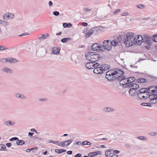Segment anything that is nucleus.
Masks as SVG:
<instances>
[{
    "label": "nucleus",
    "mask_w": 157,
    "mask_h": 157,
    "mask_svg": "<svg viewBox=\"0 0 157 157\" xmlns=\"http://www.w3.org/2000/svg\"><path fill=\"white\" fill-rule=\"evenodd\" d=\"M133 90H132V89H130L129 90V95L132 96L136 95L137 93L138 92H136V91H135L134 92Z\"/></svg>",
    "instance_id": "obj_22"
},
{
    "label": "nucleus",
    "mask_w": 157,
    "mask_h": 157,
    "mask_svg": "<svg viewBox=\"0 0 157 157\" xmlns=\"http://www.w3.org/2000/svg\"><path fill=\"white\" fill-rule=\"evenodd\" d=\"M117 73V71H115L114 73H113V74L106 75V78L108 80L110 81L116 80L117 78L116 76L117 75L116 74Z\"/></svg>",
    "instance_id": "obj_7"
},
{
    "label": "nucleus",
    "mask_w": 157,
    "mask_h": 157,
    "mask_svg": "<svg viewBox=\"0 0 157 157\" xmlns=\"http://www.w3.org/2000/svg\"><path fill=\"white\" fill-rule=\"evenodd\" d=\"M155 89H157V86H150L147 88V91L149 94L151 93V92L154 93L157 90H156Z\"/></svg>",
    "instance_id": "obj_12"
},
{
    "label": "nucleus",
    "mask_w": 157,
    "mask_h": 157,
    "mask_svg": "<svg viewBox=\"0 0 157 157\" xmlns=\"http://www.w3.org/2000/svg\"><path fill=\"white\" fill-rule=\"evenodd\" d=\"M0 61L2 63H7V58H3L0 59Z\"/></svg>",
    "instance_id": "obj_44"
},
{
    "label": "nucleus",
    "mask_w": 157,
    "mask_h": 157,
    "mask_svg": "<svg viewBox=\"0 0 157 157\" xmlns=\"http://www.w3.org/2000/svg\"><path fill=\"white\" fill-rule=\"evenodd\" d=\"M132 38L131 40L132 41V44H138L139 45L142 44V41H143V37L141 35H137L134 37V33H133Z\"/></svg>",
    "instance_id": "obj_5"
},
{
    "label": "nucleus",
    "mask_w": 157,
    "mask_h": 157,
    "mask_svg": "<svg viewBox=\"0 0 157 157\" xmlns=\"http://www.w3.org/2000/svg\"><path fill=\"white\" fill-rule=\"evenodd\" d=\"M123 77H124V83L125 84H124V86H125V87L126 88V84L127 83H129V79H128V78H126V76H123Z\"/></svg>",
    "instance_id": "obj_35"
},
{
    "label": "nucleus",
    "mask_w": 157,
    "mask_h": 157,
    "mask_svg": "<svg viewBox=\"0 0 157 157\" xmlns=\"http://www.w3.org/2000/svg\"><path fill=\"white\" fill-rule=\"evenodd\" d=\"M124 77H123V76H118L116 78V80H117L118 81H120V84L123 86H124L125 84L124 82Z\"/></svg>",
    "instance_id": "obj_14"
},
{
    "label": "nucleus",
    "mask_w": 157,
    "mask_h": 157,
    "mask_svg": "<svg viewBox=\"0 0 157 157\" xmlns=\"http://www.w3.org/2000/svg\"><path fill=\"white\" fill-rule=\"evenodd\" d=\"M1 70L2 71L7 74H11L13 73L12 70L6 67H3L1 69Z\"/></svg>",
    "instance_id": "obj_11"
},
{
    "label": "nucleus",
    "mask_w": 157,
    "mask_h": 157,
    "mask_svg": "<svg viewBox=\"0 0 157 157\" xmlns=\"http://www.w3.org/2000/svg\"><path fill=\"white\" fill-rule=\"evenodd\" d=\"M15 96L17 98L21 99H25L26 98V96L23 94H21L19 93H16L15 94Z\"/></svg>",
    "instance_id": "obj_18"
},
{
    "label": "nucleus",
    "mask_w": 157,
    "mask_h": 157,
    "mask_svg": "<svg viewBox=\"0 0 157 157\" xmlns=\"http://www.w3.org/2000/svg\"><path fill=\"white\" fill-rule=\"evenodd\" d=\"M15 123L14 121H12L9 120L4 122L3 123V124L5 126H10L13 125Z\"/></svg>",
    "instance_id": "obj_16"
},
{
    "label": "nucleus",
    "mask_w": 157,
    "mask_h": 157,
    "mask_svg": "<svg viewBox=\"0 0 157 157\" xmlns=\"http://www.w3.org/2000/svg\"><path fill=\"white\" fill-rule=\"evenodd\" d=\"M29 34V33H25L22 34H21L20 35H19V36H26V35H27Z\"/></svg>",
    "instance_id": "obj_57"
},
{
    "label": "nucleus",
    "mask_w": 157,
    "mask_h": 157,
    "mask_svg": "<svg viewBox=\"0 0 157 157\" xmlns=\"http://www.w3.org/2000/svg\"><path fill=\"white\" fill-rule=\"evenodd\" d=\"M141 83H144L145 82H146L147 81V80L146 79L143 78H141Z\"/></svg>",
    "instance_id": "obj_63"
},
{
    "label": "nucleus",
    "mask_w": 157,
    "mask_h": 157,
    "mask_svg": "<svg viewBox=\"0 0 157 157\" xmlns=\"http://www.w3.org/2000/svg\"><path fill=\"white\" fill-rule=\"evenodd\" d=\"M37 46L36 45L34 44H32L29 48V49H32L33 50H35L37 48Z\"/></svg>",
    "instance_id": "obj_33"
},
{
    "label": "nucleus",
    "mask_w": 157,
    "mask_h": 157,
    "mask_svg": "<svg viewBox=\"0 0 157 157\" xmlns=\"http://www.w3.org/2000/svg\"><path fill=\"white\" fill-rule=\"evenodd\" d=\"M25 144V142L22 140H18L16 141V144L17 145L21 146Z\"/></svg>",
    "instance_id": "obj_26"
},
{
    "label": "nucleus",
    "mask_w": 157,
    "mask_h": 157,
    "mask_svg": "<svg viewBox=\"0 0 157 157\" xmlns=\"http://www.w3.org/2000/svg\"><path fill=\"white\" fill-rule=\"evenodd\" d=\"M100 44L98 43H94L92 45L91 47V49L94 51H97V48H100L101 47L100 46H99Z\"/></svg>",
    "instance_id": "obj_21"
},
{
    "label": "nucleus",
    "mask_w": 157,
    "mask_h": 157,
    "mask_svg": "<svg viewBox=\"0 0 157 157\" xmlns=\"http://www.w3.org/2000/svg\"><path fill=\"white\" fill-rule=\"evenodd\" d=\"M120 35L118 36L117 40L120 43H124L126 46L129 47L132 45V42L131 40L132 38L133 33H129L128 34Z\"/></svg>",
    "instance_id": "obj_1"
},
{
    "label": "nucleus",
    "mask_w": 157,
    "mask_h": 157,
    "mask_svg": "<svg viewBox=\"0 0 157 157\" xmlns=\"http://www.w3.org/2000/svg\"><path fill=\"white\" fill-rule=\"evenodd\" d=\"M72 141V140H65V142L67 143L66 144V146L69 145Z\"/></svg>",
    "instance_id": "obj_48"
},
{
    "label": "nucleus",
    "mask_w": 157,
    "mask_h": 157,
    "mask_svg": "<svg viewBox=\"0 0 157 157\" xmlns=\"http://www.w3.org/2000/svg\"><path fill=\"white\" fill-rule=\"evenodd\" d=\"M98 27L99 29V33L102 30L104 29V28L102 26H98Z\"/></svg>",
    "instance_id": "obj_60"
},
{
    "label": "nucleus",
    "mask_w": 157,
    "mask_h": 157,
    "mask_svg": "<svg viewBox=\"0 0 157 157\" xmlns=\"http://www.w3.org/2000/svg\"><path fill=\"white\" fill-rule=\"evenodd\" d=\"M60 48L59 47L54 48L52 49V54H54L58 55L59 54Z\"/></svg>",
    "instance_id": "obj_17"
},
{
    "label": "nucleus",
    "mask_w": 157,
    "mask_h": 157,
    "mask_svg": "<svg viewBox=\"0 0 157 157\" xmlns=\"http://www.w3.org/2000/svg\"><path fill=\"white\" fill-rule=\"evenodd\" d=\"M70 40H71V38H65L62 39L61 40V41L63 43H66L68 41Z\"/></svg>",
    "instance_id": "obj_32"
},
{
    "label": "nucleus",
    "mask_w": 157,
    "mask_h": 157,
    "mask_svg": "<svg viewBox=\"0 0 157 157\" xmlns=\"http://www.w3.org/2000/svg\"><path fill=\"white\" fill-rule=\"evenodd\" d=\"M8 48L5 46H0V50L2 51L6 50Z\"/></svg>",
    "instance_id": "obj_45"
},
{
    "label": "nucleus",
    "mask_w": 157,
    "mask_h": 157,
    "mask_svg": "<svg viewBox=\"0 0 157 157\" xmlns=\"http://www.w3.org/2000/svg\"><path fill=\"white\" fill-rule=\"evenodd\" d=\"M136 6L139 8L140 9H142L145 7V5L144 4H140L136 5Z\"/></svg>",
    "instance_id": "obj_43"
},
{
    "label": "nucleus",
    "mask_w": 157,
    "mask_h": 157,
    "mask_svg": "<svg viewBox=\"0 0 157 157\" xmlns=\"http://www.w3.org/2000/svg\"><path fill=\"white\" fill-rule=\"evenodd\" d=\"M148 97L151 100L154 98H157V94H151V95H149Z\"/></svg>",
    "instance_id": "obj_29"
},
{
    "label": "nucleus",
    "mask_w": 157,
    "mask_h": 157,
    "mask_svg": "<svg viewBox=\"0 0 157 157\" xmlns=\"http://www.w3.org/2000/svg\"><path fill=\"white\" fill-rule=\"evenodd\" d=\"M19 62V61L16 59L12 58H7V63H14Z\"/></svg>",
    "instance_id": "obj_15"
},
{
    "label": "nucleus",
    "mask_w": 157,
    "mask_h": 157,
    "mask_svg": "<svg viewBox=\"0 0 157 157\" xmlns=\"http://www.w3.org/2000/svg\"><path fill=\"white\" fill-rule=\"evenodd\" d=\"M126 85V87L132 88L131 89L134 90L135 91H136L137 89L139 87V86L138 84L133 83H127Z\"/></svg>",
    "instance_id": "obj_8"
},
{
    "label": "nucleus",
    "mask_w": 157,
    "mask_h": 157,
    "mask_svg": "<svg viewBox=\"0 0 157 157\" xmlns=\"http://www.w3.org/2000/svg\"><path fill=\"white\" fill-rule=\"evenodd\" d=\"M9 19H12L14 18V15L12 13H9Z\"/></svg>",
    "instance_id": "obj_51"
},
{
    "label": "nucleus",
    "mask_w": 157,
    "mask_h": 157,
    "mask_svg": "<svg viewBox=\"0 0 157 157\" xmlns=\"http://www.w3.org/2000/svg\"><path fill=\"white\" fill-rule=\"evenodd\" d=\"M0 22L1 24L3 25L7 26L9 25V23L7 21H6L0 20Z\"/></svg>",
    "instance_id": "obj_34"
},
{
    "label": "nucleus",
    "mask_w": 157,
    "mask_h": 157,
    "mask_svg": "<svg viewBox=\"0 0 157 157\" xmlns=\"http://www.w3.org/2000/svg\"><path fill=\"white\" fill-rule=\"evenodd\" d=\"M61 150V149H56L55 150V151L58 154H60L62 153V151Z\"/></svg>",
    "instance_id": "obj_52"
},
{
    "label": "nucleus",
    "mask_w": 157,
    "mask_h": 157,
    "mask_svg": "<svg viewBox=\"0 0 157 157\" xmlns=\"http://www.w3.org/2000/svg\"><path fill=\"white\" fill-rule=\"evenodd\" d=\"M92 33H99V29H98V27H95L90 29Z\"/></svg>",
    "instance_id": "obj_23"
},
{
    "label": "nucleus",
    "mask_w": 157,
    "mask_h": 157,
    "mask_svg": "<svg viewBox=\"0 0 157 157\" xmlns=\"http://www.w3.org/2000/svg\"><path fill=\"white\" fill-rule=\"evenodd\" d=\"M102 47H104V48L107 51H110L112 48L111 40H104L103 42Z\"/></svg>",
    "instance_id": "obj_6"
},
{
    "label": "nucleus",
    "mask_w": 157,
    "mask_h": 157,
    "mask_svg": "<svg viewBox=\"0 0 157 157\" xmlns=\"http://www.w3.org/2000/svg\"><path fill=\"white\" fill-rule=\"evenodd\" d=\"M6 145L8 147H10L11 146V144L10 143H7L6 144Z\"/></svg>",
    "instance_id": "obj_62"
},
{
    "label": "nucleus",
    "mask_w": 157,
    "mask_h": 157,
    "mask_svg": "<svg viewBox=\"0 0 157 157\" xmlns=\"http://www.w3.org/2000/svg\"><path fill=\"white\" fill-rule=\"evenodd\" d=\"M81 154L80 153H78L75 156V157H81Z\"/></svg>",
    "instance_id": "obj_64"
},
{
    "label": "nucleus",
    "mask_w": 157,
    "mask_h": 157,
    "mask_svg": "<svg viewBox=\"0 0 157 157\" xmlns=\"http://www.w3.org/2000/svg\"><path fill=\"white\" fill-rule=\"evenodd\" d=\"M84 32L85 34V36L86 38L89 37L90 35L93 34V33H92L91 29L89 28L85 29L84 30Z\"/></svg>",
    "instance_id": "obj_9"
},
{
    "label": "nucleus",
    "mask_w": 157,
    "mask_h": 157,
    "mask_svg": "<svg viewBox=\"0 0 157 157\" xmlns=\"http://www.w3.org/2000/svg\"><path fill=\"white\" fill-rule=\"evenodd\" d=\"M138 138L144 141H146L147 140V138L146 137L143 136H139L138 137Z\"/></svg>",
    "instance_id": "obj_38"
},
{
    "label": "nucleus",
    "mask_w": 157,
    "mask_h": 157,
    "mask_svg": "<svg viewBox=\"0 0 157 157\" xmlns=\"http://www.w3.org/2000/svg\"><path fill=\"white\" fill-rule=\"evenodd\" d=\"M8 151V150L6 149V146L2 144H0V151Z\"/></svg>",
    "instance_id": "obj_28"
},
{
    "label": "nucleus",
    "mask_w": 157,
    "mask_h": 157,
    "mask_svg": "<svg viewBox=\"0 0 157 157\" xmlns=\"http://www.w3.org/2000/svg\"><path fill=\"white\" fill-rule=\"evenodd\" d=\"M36 52V55L38 57H40L44 56L47 53L46 48L42 45H39Z\"/></svg>",
    "instance_id": "obj_4"
},
{
    "label": "nucleus",
    "mask_w": 157,
    "mask_h": 157,
    "mask_svg": "<svg viewBox=\"0 0 157 157\" xmlns=\"http://www.w3.org/2000/svg\"><path fill=\"white\" fill-rule=\"evenodd\" d=\"M138 92H139V93H140L142 94H145V93H146L145 94L146 95H149V93L147 91V88H144L138 90Z\"/></svg>",
    "instance_id": "obj_20"
},
{
    "label": "nucleus",
    "mask_w": 157,
    "mask_h": 157,
    "mask_svg": "<svg viewBox=\"0 0 157 157\" xmlns=\"http://www.w3.org/2000/svg\"><path fill=\"white\" fill-rule=\"evenodd\" d=\"M85 56L87 59L91 62H96L102 57H100L99 54H96L94 52H87Z\"/></svg>",
    "instance_id": "obj_2"
},
{
    "label": "nucleus",
    "mask_w": 157,
    "mask_h": 157,
    "mask_svg": "<svg viewBox=\"0 0 157 157\" xmlns=\"http://www.w3.org/2000/svg\"><path fill=\"white\" fill-rule=\"evenodd\" d=\"M114 72V71H113V69H111L106 72V75H109L113 74V73Z\"/></svg>",
    "instance_id": "obj_39"
},
{
    "label": "nucleus",
    "mask_w": 157,
    "mask_h": 157,
    "mask_svg": "<svg viewBox=\"0 0 157 157\" xmlns=\"http://www.w3.org/2000/svg\"><path fill=\"white\" fill-rule=\"evenodd\" d=\"M93 64L92 65V69L95 68L98 66L100 67V64L99 63L96 62H92Z\"/></svg>",
    "instance_id": "obj_30"
},
{
    "label": "nucleus",
    "mask_w": 157,
    "mask_h": 157,
    "mask_svg": "<svg viewBox=\"0 0 157 157\" xmlns=\"http://www.w3.org/2000/svg\"><path fill=\"white\" fill-rule=\"evenodd\" d=\"M105 49H103V48L102 49V48H100L99 49H97V51L103 52H105Z\"/></svg>",
    "instance_id": "obj_55"
},
{
    "label": "nucleus",
    "mask_w": 157,
    "mask_h": 157,
    "mask_svg": "<svg viewBox=\"0 0 157 157\" xmlns=\"http://www.w3.org/2000/svg\"><path fill=\"white\" fill-rule=\"evenodd\" d=\"M34 134V133L31 132H29L28 133V135L29 136L30 138H32L33 137V136Z\"/></svg>",
    "instance_id": "obj_56"
},
{
    "label": "nucleus",
    "mask_w": 157,
    "mask_h": 157,
    "mask_svg": "<svg viewBox=\"0 0 157 157\" xmlns=\"http://www.w3.org/2000/svg\"><path fill=\"white\" fill-rule=\"evenodd\" d=\"M143 39L144 40H150L151 38V36H148L147 35H144L143 36Z\"/></svg>",
    "instance_id": "obj_41"
},
{
    "label": "nucleus",
    "mask_w": 157,
    "mask_h": 157,
    "mask_svg": "<svg viewBox=\"0 0 157 157\" xmlns=\"http://www.w3.org/2000/svg\"><path fill=\"white\" fill-rule=\"evenodd\" d=\"M92 62H88L86 64V67L89 69H92Z\"/></svg>",
    "instance_id": "obj_25"
},
{
    "label": "nucleus",
    "mask_w": 157,
    "mask_h": 157,
    "mask_svg": "<svg viewBox=\"0 0 157 157\" xmlns=\"http://www.w3.org/2000/svg\"><path fill=\"white\" fill-rule=\"evenodd\" d=\"M141 78H138L136 79V83H141Z\"/></svg>",
    "instance_id": "obj_61"
},
{
    "label": "nucleus",
    "mask_w": 157,
    "mask_h": 157,
    "mask_svg": "<svg viewBox=\"0 0 157 157\" xmlns=\"http://www.w3.org/2000/svg\"><path fill=\"white\" fill-rule=\"evenodd\" d=\"M118 42H119L118 40H114L111 41V45L112 46H116L117 45Z\"/></svg>",
    "instance_id": "obj_31"
},
{
    "label": "nucleus",
    "mask_w": 157,
    "mask_h": 157,
    "mask_svg": "<svg viewBox=\"0 0 157 157\" xmlns=\"http://www.w3.org/2000/svg\"><path fill=\"white\" fill-rule=\"evenodd\" d=\"M110 67L109 65L105 64H100V67L98 66L94 70V72L97 74L103 73L104 71L108 70Z\"/></svg>",
    "instance_id": "obj_3"
},
{
    "label": "nucleus",
    "mask_w": 157,
    "mask_h": 157,
    "mask_svg": "<svg viewBox=\"0 0 157 157\" xmlns=\"http://www.w3.org/2000/svg\"><path fill=\"white\" fill-rule=\"evenodd\" d=\"M156 132H149L148 133V134L149 135H151V136H155L157 134H156Z\"/></svg>",
    "instance_id": "obj_50"
},
{
    "label": "nucleus",
    "mask_w": 157,
    "mask_h": 157,
    "mask_svg": "<svg viewBox=\"0 0 157 157\" xmlns=\"http://www.w3.org/2000/svg\"><path fill=\"white\" fill-rule=\"evenodd\" d=\"M128 15V13L127 12H124L121 13V15L124 16H127Z\"/></svg>",
    "instance_id": "obj_59"
},
{
    "label": "nucleus",
    "mask_w": 157,
    "mask_h": 157,
    "mask_svg": "<svg viewBox=\"0 0 157 157\" xmlns=\"http://www.w3.org/2000/svg\"><path fill=\"white\" fill-rule=\"evenodd\" d=\"M103 110L105 112H111L114 111V109L110 107H105L104 108Z\"/></svg>",
    "instance_id": "obj_27"
},
{
    "label": "nucleus",
    "mask_w": 157,
    "mask_h": 157,
    "mask_svg": "<svg viewBox=\"0 0 157 157\" xmlns=\"http://www.w3.org/2000/svg\"><path fill=\"white\" fill-rule=\"evenodd\" d=\"M49 36V35L47 33H46L45 34L41 35L39 36L38 37V38L39 40L44 39L47 38Z\"/></svg>",
    "instance_id": "obj_24"
},
{
    "label": "nucleus",
    "mask_w": 157,
    "mask_h": 157,
    "mask_svg": "<svg viewBox=\"0 0 157 157\" xmlns=\"http://www.w3.org/2000/svg\"><path fill=\"white\" fill-rule=\"evenodd\" d=\"M120 11L121 10L119 9H118L115 10V12H114V13L115 14L120 12Z\"/></svg>",
    "instance_id": "obj_54"
},
{
    "label": "nucleus",
    "mask_w": 157,
    "mask_h": 157,
    "mask_svg": "<svg viewBox=\"0 0 157 157\" xmlns=\"http://www.w3.org/2000/svg\"><path fill=\"white\" fill-rule=\"evenodd\" d=\"M83 10L86 11H90L91 10V9H89L88 8H86V7H84L83 8Z\"/></svg>",
    "instance_id": "obj_53"
},
{
    "label": "nucleus",
    "mask_w": 157,
    "mask_h": 157,
    "mask_svg": "<svg viewBox=\"0 0 157 157\" xmlns=\"http://www.w3.org/2000/svg\"><path fill=\"white\" fill-rule=\"evenodd\" d=\"M142 44H147V45H145V47L147 48V49H150L151 48V47L148 46L149 45H151L152 43L151 42L150 40H143V41H142Z\"/></svg>",
    "instance_id": "obj_10"
},
{
    "label": "nucleus",
    "mask_w": 157,
    "mask_h": 157,
    "mask_svg": "<svg viewBox=\"0 0 157 157\" xmlns=\"http://www.w3.org/2000/svg\"><path fill=\"white\" fill-rule=\"evenodd\" d=\"M144 94H142L140 93H138L137 94L138 98L141 99H143L142 97Z\"/></svg>",
    "instance_id": "obj_40"
},
{
    "label": "nucleus",
    "mask_w": 157,
    "mask_h": 157,
    "mask_svg": "<svg viewBox=\"0 0 157 157\" xmlns=\"http://www.w3.org/2000/svg\"><path fill=\"white\" fill-rule=\"evenodd\" d=\"M128 79H129V83H132L135 81L136 80V78L134 77H130L128 78Z\"/></svg>",
    "instance_id": "obj_37"
},
{
    "label": "nucleus",
    "mask_w": 157,
    "mask_h": 157,
    "mask_svg": "<svg viewBox=\"0 0 157 157\" xmlns=\"http://www.w3.org/2000/svg\"><path fill=\"white\" fill-rule=\"evenodd\" d=\"M38 149V148L37 147L32 148H29V149H27L26 150V151L27 152H30L31 151H32V150H33V149H36V150H37Z\"/></svg>",
    "instance_id": "obj_46"
},
{
    "label": "nucleus",
    "mask_w": 157,
    "mask_h": 157,
    "mask_svg": "<svg viewBox=\"0 0 157 157\" xmlns=\"http://www.w3.org/2000/svg\"><path fill=\"white\" fill-rule=\"evenodd\" d=\"M53 14L55 16H58L59 15V13L58 11H55L53 12Z\"/></svg>",
    "instance_id": "obj_49"
},
{
    "label": "nucleus",
    "mask_w": 157,
    "mask_h": 157,
    "mask_svg": "<svg viewBox=\"0 0 157 157\" xmlns=\"http://www.w3.org/2000/svg\"><path fill=\"white\" fill-rule=\"evenodd\" d=\"M82 25L84 26H87L88 25V23L86 22H83L82 23Z\"/></svg>",
    "instance_id": "obj_58"
},
{
    "label": "nucleus",
    "mask_w": 157,
    "mask_h": 157,
    "mask_svg": "<svg viewBox=\"0 0 157 157\" xmlns=\"http://www.w3.org/2000/svg\"><path fill=\"white\" fill-rule=\"evenodd\" d=\"M9 13L5 14L3 16V19L5 20H7L9 19Z\"/></svg>",
    "instance_id": "obj_36"
},
{
    "label": "nucleus",
    "mask_w": 157,
    "mask_h": 157,
    "mask_svg": "<svg viewBox=\"0 0 157 157\" xmlns=\"http://www.w3.org/2000/svg\"><path fill=\"white\" fill-rule=\"evenodd\" d=\"M98 154L101 155V154H100V151H99L90 152L88 154V156L89 157H93Z\"/></svg>",
    "instance_id": "obj_19"
},
{
    "label": "nucleus",
    "mask_w": 157,
    "mask_h": 157,
    "mask_svg": "<svg viewBox=\"0 0 157 157\" xmlns=\"http://www.w3.org/2000/svg\"><path fill=\"white\" fill-rule=\"evenodd\" d=\"M141 105L143 106H151V105L150 103H142Z\"/></svg>",
    "instance_id": "obj_42"
},
{
    "label": "nucleus",
    "mask_w": 157,
    "mask_h": 157,
    "mask_svg": "<svg viewBox=\"0 0 157 157\" xmlns=\"http://www.w3.org/2000/svg\"><path fill=\"white\" fill-rule=\"evenodd\" d=\"M113 71L114 72L115 71H117V73H118L116 74L117 75H116L117 77L120 76H123V75L124 73L123 70L119 68H114L113 69Z\"/></svg>",
    "instance_id": "obj_13"
},
{
    "label": "nucleus",
    "mask_w": 157,
    "mask_h": 157,
    "mask_svg": "<svg viewBox=\"0 0 157 157\" xmlns=\"http://www.w3.org/2000/svg\"><path fill=\"white\" fill-rule=\"evenodd\" d=\"M157 98H154L151 100H150V102L151 103L153 104H156L157 102Z\"/></svg>",
    "instance_id": "obj_47"
}]
</instances>
